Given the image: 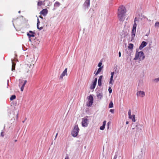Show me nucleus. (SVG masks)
Wrapping results in <instances>:
<instances>
[{
  "instance_id": "c9c22d12",
  "label": "nucleus",
  "mask_w": 159,
  "mask_h": 159,
  "mask_svg": "<svg viewBox=\"0 0 159 159\" xmlns=\"http://www.w3.org/2000/svg\"><path fill=\"white\" fill-rule=\"evenodd\" d=\"M1 135L3 137L4 136V134L3 132H2L1 133Z\"/></svg>"
},
{
  "instance_id": "423d86ee",
  "label": "nucleus",
  "mask_w": 159,
  "mask_h": 159,
  "mask_svg": "<svg viewBox=\"0 0 159 159\" xmlns=\"http://www.w3.org/2000/svg\"><path fill=\"white\" fill-rule=\"evenodd\" d=\"M67 68L65 69L62 72L59 77V79H60L62 80L64 76L65 75L67 76Z\"/></svg>"
},
{
  "instance_id": "20e7f679",
  "label": "nucleus",
  "mask_w": 159,
  "mask_h": 159,
  "mask_svg": "<svg viewBox=\"0 0 159 159\" xmlns=\"http://www.w3.org/2000/svg\"><path fill=\"white\" fill-rule=\"evenodd\" d=\"M80 130V129L77 125H75L73 129L71 131V134L73 137H76L78 135Z\"/></svg>"
},
{
  "instance_id": "f03ea898",
  "label": "nucleus",
  "mask_w": 159,
  "mask_h": 159,
  "mask_svg": "<svg viewBox=\"0 0 159 159\" xmlns=\"http://www.w3.org/2000/svg\"><path fill=\"white\" fill-rule=\"evenodd\" d=\"M137 21V18L135 17L134 20V24L133 25L132 30L131 32V41L134 39L136 32V28L137 27V24L136 21Z\"/></svg>"
},
{
  "instance_id": "bb28decb",
  "label": "nucleus",
  "mask_w": 159,
  "mask_h": 159,
  "mask_svg": "<svg viewBox=\"0 0 159 159\" xmlns=\"http://www.w3.org/2000/svg\"><path fill=\"white\" fill-rule=\"evenodd\" d=\"M155 26L156 27L158 28L159 27V22H157L155 23Z\"/></svg>"
},
{
  "instance_id": "473e14b6",
  "label": "nucleus",
  "mask_w": 159,
  "mask_h": 159,
  "mask_svg": "<svg viewBox=\"0 0 159 159\" xmlns=\"http://www.w3.org/2000/svg\"><path fill=\"white\" fill-rule=\"evenodd\" d=\"M102 63L101 62H100L98 64V67H100L101 66H102Z\"/></svg>"
},
{
  "instance_id": "c85d7f7f",
  "label": "nucleus",
  "mask_w": 159,
  "mask_h": 159,
  "mask_svg": "<svg viewBox=\"0 0 159 159\" xmlns=\"http://www.w3.org/2000/svg\"><path fill=\"white\" fill-rule=\"evenodd\" d=\"M60 3L59 2H56L55 3V5L56 6H58L60 5Z\"/></svg>"
},
{
  "instance_id": "4be33fe9",
  "label": "nucleus",
  "mask_w": 159,
  "mask_h": 159,
  "mask_svg": "<svg viewBox=\"0 0 159 159\" xmlns=\"http://www.w3.org/2000/svg\"><path fill=\"white\" fill-rule=\"evenodd\" d=\"M102 67H102H100L98 69L97 72L95 74L96 75H98L99 73L101 71Z\"/></svg>"
},
{
  "instance_id": "37998d69",
  "label": "nucleus",
  "mask_w": 159,
  "mask_h": 159,
  "mask_svg": "<svg viewBox=\"0 0 159 159\" xmlns=\"http://www.w3.org/2000/svg\"><path fill=\"white\" fill-rule=\"evenodd\" d=\"M128 123H129V122L128 121H127L126 122V124H128Z\"/></svg>"
},
{
  "instance_id": "f257e3e1",
  "label": "nucleus",
  "mask_w": 159,
  "mask_h": 159,
  "mask_svg": "<svg viewBox=\"0 0 159 159\" xmlns=\"http://www.w3.org/2000/svg\"><path fill=\"white\" fill-rule=\"evenodd\" d=\"M126 10L123 6H120L118 9V18L120 21H123L125 19Z\"/></svg>"
},
{
  "instance_id": "72a5a7b5",
  "label": "nucleus",
  "mask_w": 159,
  "mask_h": 159,
  "mask_svg": "<svg viewBox=\"0 0 159 159\" xmlns=\"http://www.w3.org/2000/svg\"><path fill=\"white\" fill-rule=\"evenodd\" d=\"M110 112H111V113H114V109H111L110 110Z\"/></svg>"
},
{
  "instance_id": "cd10ccee",
  "label": "nucleus",
  "mask_w": 159,
  "mask_h": 159,
  "mask_svg": "<svg viewBox=\"0 0 159 159\" xmlns=\"http://www.w3.org/2000/svg\"><path fill=\"white\" fill-rule=\"evenodd\" d=\"M37 28L40 30H41L43 29L42 27H39V22H38L37 24Z\"/></svg>"
},
{
  "instance_id": "9b49d317",
  "label": "nucleus",
  "mask_w": 159,
  "mask_h": 159,
  "mask_svg": "<svg viewBox=\"0 0 159 159\" xmlns=\"http://www.w3.org/2000/svg\"><path fill=\"white\" fill-rule=\"evenodd\" d=\"M147 43L146 42L143 41L139 47V49L140 50H141L143 48H144L147 45Z\"/></svg>"
},
{
  "instance_id": "2eb2a0df",
  "label": "nucleus",
  "mask_w": 159,
  "mask_h": 159,
  "mask_svg": "<svg viewBox=\"0 0 159 159\" xmlns=\"http://www.w3.org/2000/svg\"><path fill=\"white\" fill-rule=\"evenodd\" d=\"M11 61H12V63L11 70L12 71H14L15 70L16 64L13 61L12 59H11Z\"/></svg>"
},
{
  "instance_id": "c756f323",
  "label": "nucleus",
  "mask_w": 159,
  "mask_h": 159,
  "mask_svg": "<svg viewBox=\"0 0 159 159\" xmlns=\"http://www.w3.org/2000/svg\"><path fill=\"white\" fill-rule=\"evenodd\" d=\"M108 91L110 93H111L112 91V89L111 87H109L108 89Z\"/></svg>"
},
{
  "instance_id": "f8f14e48",
  "label": "nucleus",
  "mask_w": 159,
  "mask_h": 159,
  "mask_svg": "<svg viewBox=\"0 0 159 159\" xmlns=\"http://www.w3.org/2000/svg\"><path fill=\"white\" fill-rule=\"evenodd\" d=\"M90 0H86L84 4V6L87 8L89 7L90 5Z\"/></svg>"
},
{
  "instance_id": "4c0bfd02",
  "label": "nucleus",
  "mask_w": 159,
  "mask_h": 159,
  "mask_svg": "<svg viewBox=\"0 0 159 159\" xmlns=\"http://www.w3.org/2000/svg\"><path fill=\"white\" fill-rule=\"evenodd\" d=\"M65 159H69V157L67 155H66Z\"/></svg>"
},
{
  "instance_id": "412c9836",
  "label": "nucleus",
  "mask_w": 159,
  "mask_h": 159,
  "mask_svg": "<svg viewBox=\"0 0 159 159\" xmlns=\"http://www.w3.org/2000/svg\"><path fill=\"white\" fill-rule=\"evenodd\" d=\"M97 96L98 98L101 99L103 96L102 93H99L97 95Z\"/></svg>"
},
{
  "instance_id": "2f4dec72",
  "label": "nucleus",
  "mask_w": 159,
  "mask_h": 159,
  "mask_svg": "<svg viewBox=\"0 0 159 159\" xmlns=\"http://www.w3.org/2000/svg\"><path fill=\"white\" fill-rule=\"evenodd\" d=\"M110 122H108V123H107V126L108 129H109V125H110Z\"/></svg>"
},
{
  "instance_id": "7ed1b4c3",
  "label": "nucleus",
  "mask_w": 159,
  "mask_h": 159,
  "mask_svg": "<svg viewBox=\"0 0 159 159\" xmlns=\"http://www.w3.org/2000/svg\"><path fill=\"white\" fill-rule=\"evenodd\" d=\"M144 57H145L143 52L140 51L138 52L136 51L135 57L134 59V60H136L139 58L140 60H143Z\"/></svg>"
},
{
  "instance_id": "4468645a",
  "label": "nucleus",
  "mask_w": 159,
  "mask_h": 159,
  "mask_svg": "<svg viewBox=\"0 0 159 159\" xmlns=\"http://www.w3.org/2000/svg\"><path fill=\"white\" fill-rule=\"evenodd\" d=\"M27 82V81L26 80H24V82H23V84L20 88V90L21 91H23L24 89L26 83Z\"/></svg>"
},
{
  "instance_id": "b1692460",
  "label": "nucleus",
  "mask_w": 159,
  "mask_h": 159,
  "mask_svg": "<svg viewBox=\"0 0 159 159\" xmlns=\"http://www.w3.org/2000/svg\"><path fill=\"white\" fill-rule=\"evenodd\" d=\"M16 98V96L15 95H12L10 98V100L11 101L13 100Z\"/></svg>"
},
{
  "instance_id": "9d476101",
  "label": "nucleus",
  "mask_w": 159,
  "mask_h": 159,
  "mask_svg": "<svg viewBox=\"0 0 159 159\" xmlns=\"http://www.w3.org/2000/svg\"><path fill=\"white\" fill-rule=\"evenodd\" d=\"M48 13V10L47 9H44L42 10L40 12L41 14L43 15L44 16H46Z\"/></svg>"
},
{
  "instance_id": "a878e982",
  "label": "nucleus",
  "mask_w": 159,
  "mask_h": 159,
  "mask_svg": "<svg viewBox=\"0 0 159 159\" xmlns=\"http://www.w3.org/2000/svg\"><path fill=\"white\" fill-rule=\"evenodd\" d=\"M24 80H21L20 81L19 84V86L20 87H21V86L22 85L23 82H24Z\"/></svg>"
},
{
  "instance_id": "a211bd4d",
  "label": "nucleus",
  "mask_w": 159,
  "mask_h": 159,
  "mask_svg": "<svg viewBox=\"0 0 159 159\" xmlns=\"http://www.w3.org/2000/svg\"><path fill=\"white\" fill-rule=\"evenodd\" d=\"M102 76L101 75L100 76V77L99 78L98 80V85L99 86H101V85L102 83Z\"/></svg>"
},
{
  "instance_id": "f3484780",
  "label": "nucleus",
  "mask_w": 159,
  "mask_h": 159,
  "mask_svg": "<svg viewBox=\"0 0 159 159\" xmlns=\"http://www.w3.org/2000/svg\"><path fill=\"white\" fill-rule=\"evenodd\" d=\"M129 118L131 119L132 121L134 122H135L136 121L135 119V116L134 115H132L129 117Z\"/></svg>"
},
{
  "instance_id": "ea45409f",
  "label": "nucleus",
  "mask_w": 159,
  "mask_h": 159,
  "mask_svg": "<svg viewBox=\"0 0 159 159\" xmlns=\"http://www.w3.org/2000/svg\"><path fill=\"white\" fill-rule=\"evenodd\" d=\"M119 57H120L121 56V53L120 52H119Z\"/></svg>"
},
{
  "instance_id": "c03bdc74",
  "label": "nucleus",
  "mask_w": 159,
  "mask_h": 159,
  "mask_svg": "<svg viewBox=\"0 0 159 159\" xmlns=\"http://www.w3.org/2000/svg\"><path fill=\"white\" fill-rule=\"evenodd\" d=\"M15 142H16V141H17V140H15Z\"/></svg>"
},
{
  "instance_id": "7c9ffc66",
  "label": "nucleus",
  "mask_w": 159,
  "mask_h": 159,
  "mask_svg": "<svg viewBox=\"0 0 159 159\" xmlns=\"http://www.w3.org/2000/svg\"><path fill=\"white\" fill-rule=\"evenodd\" d=\"M131 111L130 110H129V111L128 113L129 117V116H130L131 115Z\"/></svg>"
},
{
  "instance_id": "ddd939ff",
  "label": "nucleus",
  "mask_w": 159,
  "mask_h": 159,
  "mask_svg": "<svg viewBox=\"0 0 159 159\" xmlns=\"http://www.w3.org/2000/svg\"><path fill=\"white\" fill-rule=\"evenodd\" d=\"M114 74V73L113 72H111V78H110V82H109V84H111L112 85L113 84V82H112V81H113V76Z\"/></svg>"
},
{
  "instance_id": "f704fd0d",
  "label": "nucleus",
  "mask_w": 159,
  "mask_h": 159,
  "mask_svg": "<svg viewBox=\"0 0 159 159\" xmlns=\"http://www.w3.org/2000/svg\"><path fill=\"white\" fill-rule=\"evenodd\" d=\"M154 81H155L156 82H157L159 81V77L158 78L155 79L154 80Z\"/></svg>"
},
{
  "instance_id": "393cba45",
  "label": "nucleus",
  "mask_w": 159,
  "mask_h": 159,
  "mask_svg": "<svg viewBox=\"0 0 159 159\" xmlns=\"http://www.w3.org/2000/svg\"><path fill=\"white\" fill-rule=\"evenodd\" d=\"M134 45L132 43H130L128 46V48L130 49H132L133 48Z\"/></svg>"
},
{
  "instance_id": "aec40b11",
  "label": "nucleus",
  "mask_w": 159,
  "mask_h": 159,
  "mask_svg": "<svg viewBox=\"0 0 159 159\" xmlns=\"http://www.w3.org/2000/svg\"><path fill=\"white\" fill-rule=\"evenodd\" d=\"M43 5H44V1H39L38 2L37 4L38 6H41Z\"/></svg>"
},
{
  "instance_id": "6e6552de",
  "label": "nucleus",
  "mask_w": 159,
  "mask_h": 159,
  "mask_svg": "<svg viewBox=\"0 0 159 159\" xmlns=\"http://www.w3.org/2000/svg\"><path fill=\"white\" fill-rule=\"evenodd\" d=\"M35 33L31 31H30L29 33L27 34V35L28 36L29 39V41H31V37H34L35 36Z\"/></svg>"
},
{
  "instance_id": "5701e85b",
  "label": "nucleus",
  "mask_w": 159,
  "mask_h": 159,
  "mask_svg": "<svg viewBox=\"0 0 159 159\" xmlns=\"http://www.w3.org/2000/svg\"><path fill=\"white\" fill-rule=\"evenodd\" d=\"M113 103L112 102V101H111L109 104L108 107L109 108H111L113 107Z\"/></svg>"
},
{
  "instance_id": "e433bc0d",
  "label": "nucleus",
  "mask_w": 159,
  "mask_h": 159,
  "mask_svg": "<svg viewBox=\"0 0 159 159\" xmlns=\"http://www.w3.org/2000/svg\"><path fill=\"white\" fill-rule=\"evenodd\" d=\"M97 78H96L95 79L94 81L93 82H95V83H97Z\"/></svg>"
},
{
  "instance_id": "1a4fd4ad",
  "label": "nucleus",
  "mask_w": 159,
  "mask_h": 159,
  "mask_svg": "<svg viewBox=\"0 0 159 159\" xmlns=\"http://www.w3.org/2000/svg\"><path fill=\"white\" fill-rule=\"evenodd\" d=\"M137 95L138 97H143L145 95V93L143 91H140L137 92Z\"/></svg>"
},
{
  "instance_id": "dca6fc26",
  "label": "nucleus",
  "mask_w": 159,
  "mask_h": 159,
  "mask_svg": "<svg viewBox=\"0 0 159 159\" xmlns=\"http://www.w3.org/2000/svg\"><path fill=\"white\" fill-rule=\"evenodd\" d=\"M106 120L104 121L103 123V125L102 126H101L100 128V129L101 130H103L105 128V125L106 124Z\"/></svg>"
},
{
  "instance_id": "58836bf2",
  "label": "nucleus",
  "mask_w": 159,
  "mask_h": 159,
  "mask_svg": "<svg viewBox=\"0 0 159 159\" xmlns=\"http://www.w3.org/2000/svg\"><path fill=\"white\" fill-rule=\"evenodd\" d=\"M117 158V156L116 155H115L113 158V159H116Z\"/></svg>"
},
{
  "instance_id": "6ab92c4d",
  "label": "nucleus",
  "mask_w": 159,
  "mask_h": 159,
  "mask_svg": "<svg viewBox=\"0 0 159 159\" xmlns=\"http://www.w3.org/2000/svg\"><path fill=\"white\" fill-rule=\"evenodd\" d=\"M96 83L95 82H93L92 85L90 86V89H93L95 87Z\"/></svg>"
},
{
  "instance_id": "a19ab883",
  "label": "nucleus",
  "mask_w": 159,
  "mask_h": 159,
  "mask_svg": "<svg viewBox=\"0 0 159 159\" xmlns=\"http://www.w3.org/2000/svg\"><path fill=\"white\" fill-rule=\"evenodd\" d=\"M57 135H58V133H57V134H56V136H55V139H56L57 137Z\"/></svg>"
},
{
  "instance_id": "0eeeda50",
  "label": "nucleus",
  "mask_w": 159,
  "mask_h": 159,
  "mask_svg": "<svg viewBox=\"0 0 159 159\" xmlns=\"http://www.w3.org/2000/svg\"><path fill=\"white\" fill-rule=\"evenodd\" d=\"M88 124V120L86 119L83 118L82 121V125L83 126H87Z\"/></svg>"
},
{
  "instance_id": "79ce46f5",
  "label": "nucleus",
  "mask_w": 159,
  "mask_h": 159,
  "mask_svg": "<svg viewBox=\"0 0 159 159\" xmlns=\"http://www.w3.org/2000/svg\"><path fill=\"white\" fill-rule=\"evenodd\" d=\"M39 17L40 18H41L42 19H43V17L41 16H39Z\"/></svg>"
},
{
  "instance_id": "39448f33",
  "label": "nucleus",
  "mask_w": 159,
  "mask_h": 159,
  "mask_svg": "<svg viewBox=\"0 0 159 159\" xmlns=\"http://www.w3.org/2000/svg\"><path fill=\"white\" fill-rule=\"evenodd\" d=\"M88 101L86 102V106L88 107H90L93 105V96L90 95L88 97Z\"/></svg>"
}]
</instances>
